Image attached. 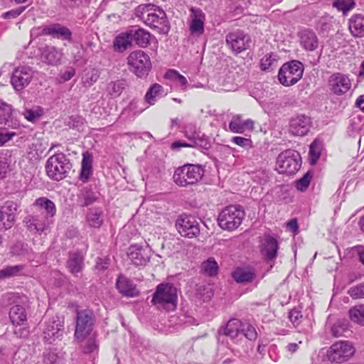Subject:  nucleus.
Listing matches in <instances>:
<instances>
[{
	"label": "nucleus",
	"instance_id": "774afa93",
	"mask_svg": "<svg viewBox=\"0 0 364 364\" xmlns=\"http://www.w3.org/2000/svg\"><path fill=\"white\" fill-rule=\"evenodd\" d=\"M287 228L293 232L298 231V224L296 220H291L287 223Z\"/></svg>",
	"mask_w": 364,
	"mask_h": 364
},
{
	"label": "nucleus",
	"instance_id": "69168bd1",
	"mask_svg": "<svg viewBox=\"0 0 364 364\" xmlns=\"http://www.w3.org/2000/svg\"><path fill=\"white\" fill-rule=\"evenodd\" d=\"M302 317L300 311L293 309L289 312V318L292 323H298L299 320Z\"/></svg>",
	"mask_w": 364,
	"mask_h": 364
},
{
	"label": "nucleus",
	"instance_id": "f704fd0d",
	"mask_svg": "<svg viewBox=\"0 0 364 364\" xmlns=\"http://www.w3.org/2000/svg\"><path fill=\"white\" fill-rule=\"evenodd\" d=\"M84 257L80 252H73L70 254L67 262V266L70 272L75 274L80 272L83 268Z\"/></svg>",
	"mask_w": 364,
	"mask_h": 364
},
{
	"label": "nucleus",
	"instance_id": "4be33fe9",
	"mask_svg": "<svg viewBox=\"0 0 364 364\" xmlns=\"http://www.w3.org/2000/svg\"><path fill=\"white\" fill-rule=\"evenodd\" d=\"M191 32L197 35L203 34L204 33V22L205 20V14L201 9L196 8H191Z\"/></svg>",
	"mask_w": 364,
	"mask_h": 364
},
{
	"label": "nucleus",
	"instance_id": "412c9836",
	"mask_svg": "<svg viewBox=\"0 0 364 364\" xmlns=\"http://www.w3.org/2000/svg\"><path fill=\"white\" fill-rule=\"evenodd\" d=\"M0 124L10 127L13 129H19L20 123L14 117L11 107L0 100Z\"/></svg>",
	"mask_w": 364,
	"mask_h": 364
},
{
	"label": "nucleus",
	"instance_id": "0eeeda50",
	"mask_svg": "<svg viewBox=\"0 0 364 364\" xmlns=\"http://www.w3.org/2000/svg\"><path fill=\"white\" fill-rule=\"evenodd\" d=\"M301 159L298 151L287 149L279 154L276 168L279 173L293 175L300 168Z\"/></svg>",
	"mask_w": 364,
	"mask_h": 364
},
{
	"label": "nucleus",
	"instance_id": "13d9d810",
	"mask_svg": "<svg viewBox=\"0 0 364 364\" xmlns=\"http://www.w3.org/2000/svg\"><path fill=\"white\" fill-rule=\"evenodd\" d=\"M82 348L85 353H92L97 350L98 346L95 338H90L85 342Z\"/></svg>",
	"mask_w": 364,
	"mask_h": 364
},
{
	"label": "nucleus",
	"instance_id": "a18cd8bd",
	"mask_svg": "<svg viewBox=\"0 0 364 364\" xmlns=\"http://www.w3.org/2000/svg\"><path fill=\"white\" fill-rule=\"evenodd\" d=\"M183 134L185 137L191 141L196 142L200 139V132L198 131L196 125L193 123L187 124L184 127Z\"/></svg>",
	"mask_w": 364,
	"mask_h": 364
},
{
	"label": "nucleus",
	"instance_id": "2eb2a0df",
	"mask_svg": "<svg viewBox=\"0 0 364 364\" xmlns=\"http://www.w3.org/2000/svg\"><path fill=\"white\" fill-rule=\"evenodd\" d=\"M32 77L33 72L29 67H18L14 70L11 82L16 90L20 91L28 85Z\"/></svg>",
	"mask_w": 364,
	"mask_h": 364
},
{
	"label": "nucleus",
	"instance_id": "ea45409f",
	"mask_svg": "<svg viewBox=\"0 0 364 364\" xmlns=\"http://www.w3.org/2000/svg\"><path fill=\"white\" fill-rule=\"evenodd\" d=\"M125 86L126 83L124 80L112 81L107 85L106 91L111 98H116L121 95Z\"/></svg>",
	"mask_w": 364,
	"mask_h": 364
},
{
	"label": "nucleus",
	"instance_id": "ddd939ff",
	"mask_svg": "<svg viewBox=\"0 0 364 364\" xmlns=\"http://www.w3.org/2000/svg\"><path fill=\"white\" fill-rule=\"evenodd\" d=\"M176 227L180 235L185 237H196L200 232L199 223L191 215L180 216L176 220Z\"/></svg>",
	"mask_w": 364,
	"mask_h": 364
},
{
	"label": "nucleus",
	"instance_id": "6e6552de",
	"mask_svg": "<svg viewBox=\"0 0 364 364\" xmlns=\"http://www.w3.org/2000/svg\"><path fill=\"white\" fill-rule=\"evenodd\" d=\"M46 169L51 179L60 181L65 178L70 169L69 159L63 153L54 154L47 160Z\"/></svg>",
	"mask_w": 364,
	"mask_h": 364
},
{
	"label": "nucleus",
	"instance_id": "4d7b16f0",
	"mask_svg": "<svg viewBox=\"0 0 364 364\" xmlns=\"http://www.w3.org/2000/svg\"><path fill=\"white\" fill-rule=\"evenodd\" d=\"M346 329V325L344 323L338 321L333 325L331 328V331L334 337H340L343 335V333Z\"/></svg>",
	"mask_w": 364,
	"mask_h": 364
},
{
	"label": "nucleus",
	"instance_id": "b1692460",
	"mask_svg": "<svg viewBox=\"0 0 364 364\" xmlns=\"http://www.w3.org/2000/svg\"><path fill=\"white\" fill-rule=\"evenodd\" d=\"M253 128L254 122L250 119L242 120L240 114L234 115L229 123V129L232 133L242 134Z\"/></svg>",
	"mask_w": 364,
	"mask_h": 364
},
{
	"label": "nucleus",
	"instance_id": "37998d69",
	"mask_svg": "<svg viewBox=\"0 0 364 364\" xmlns=\"http://www.w3.org/2000/svg\"><path fill=\"white\" fill-rule=\"evenodd\" d=\"M24 266L21 264L7 266L0 269V279H5L12 277H16L21 274Z\"/></svg>",
	"mask_w": 364,
	"mask_h": 364
},
{
	"label": "nucleus",
	"instance_id": "6ab92c4d",
	"mask_svg": "<svg viewBox=\"0 0 364 364\" xmlns=\"http://www.w3.org/2000/svg\"><path fill=\"white\" fill-rule=\"evenodd\" d=\"M24 223L30 232L42 233L48 228L52 220L41 215H28Z\"/></svg>",
	"mask_w": 364,
	"mask_h": 364
},
{
	"label": "nucleus",
	"instance_id": "bf43d9fd",
	"mask_svg": "<svg viewBox=\"0 0 364 364\" xmlns=\"http://www.w3.org/2000/svg\"><path fill=\"white\" fill-rule=\"evenodd\" d=\"M26 9L25 6L18 7L15 9L10 10L3 14L2 16L5 19L15 18L21 15Z\"/></svg>",
	"mask_w": 364,
	"mask_h": 364
},
{
	"label": "nucleus",
	"instance_id": "864d4df0",
	"mask_svg": "<svg viewBox=\"0 0 364 364\" xmlns=\"http://www.w3.org/2000/svg\"><path fill=\"white\" fill-rule=\"evenodd\" d=\"M311 178L310 173H306L302 178L296 181V188L301 191H305L309 186Z\"/></svg>",
	"mask_w": 364,
	"mask_h": 364
},
{
	"label": "nucleus",
	"instance_id": "09e8293b",
	"mask_svg": "<svg viewBox=\"0 0 364 364\" xmlns=\"http://www.w3.org/2000/svg\"><path fill=\"white\" fill-rule=\"evenodd\" d=\"M321 148L322 147L321 143L316 140L314 141L310 145L309 155L311 164H316L319 159L321 152Z\"/></svg>",
	"mask_w": 364,
	"mask_h": 364
},
{
	"label": "nucleus",
	"instance_id": "1a4fd4ad",
	"mask_svg": "<svg viewBox=\"0 0 364 364\" xmlns=\"http://www.w3.org/2000/svg\"><path fill=\"white\" fill-rule=\"evenodd\" d=\"M304 73V65L298 60H292L284 63L279 69L278 79L284 86H291L296 84Z\"/></svg>",
	"mask_w": 364,
	"mask_h": 364
},
{
	"label": "nucleus",
	"instance_id": "f03ea898",
	"mask_svg": "<svg viewBox=\"0 0 364 364\" xmlns=\"http://www.w3.org/2000/svg\"><path fill=\"white\" fill-rule=\"evenodd\" d=\"M223 332L234 343L242 347L246 343L245 339L253 341L257 338V332L252 325L237 318L229 320L223 328Z\"/></svg>",
	"mask_w": 364,
	"mask_h": 364
},
{
	"label": "nucleus",
	"instance_id": "680f3d73",
	"mask_svg": "<svg viewBox=\"0 0 364 364\" xmlns=\"http://www.w3.org/2000/svg\"><path fill=\"white\" fill-rule=\"evenodd\" d=\"M231 141L234 144L241 147H246L250 146L251 144L250 139L242 136H234L232 138Z\"/></svg>",
	"mask_w": 364,
	"mask_h": 364
},
{
	"label": "nucleus",
	"instance_id": "dca6fc26",
	"mask_svg": "<svg viewBox=\"0 0 364 364\" xmlns=\"http://www.w3.org/2000/svg\"><path fill=\"white\" fill-rule=\"evenodd\" d=\"M17 205L13 201H6L0 208V230L11 228L14 223Z\"/></svg>",
	"mask_w": 364,
	"mask_h": 364
},
{
	"label": "nucleus",
	"instance_id": "49530a36",
	"mask_svg": "<svg viewBox=\"0 0 364 364\" xmlns=\"http://www.w3.org/2000/svg\"><path fill=\"white\" fill-rule=\"evenodd\" d=\"M202 270L208 276H215L218 273V266L213 258H209L202 264Z\"/></svg>",
	"mask_w": 364,
	"mask_h": 364
},
{
	"label": "nucleus",
	"instance_id": "f8f14e48",
	"mask_svg": "<svg viewBox=\"0 0 364 364\" xmlns=\"http://www.w3.org/2000/svg\"><path fill=\"white\" fill-rule=\"evenodd\" d=\"M228 48L235 53L238 54L250 47L251 38L244 31L237 30L227 34L225 38Z\"/></svg>",
	"mask_w": 364,
	"mask_h": 364
},
{
	"label": "nucleus",
	"instance_id": "a211bd4d",
	"mask_svg": "<svg viewBox=\"0 0 364 364\" xmlns=\"http://www.w3.org/2000/svg\"><path fill=\"white\" fill-rule=\"evenodd\" d=\"M311 119L304 114L297 115L292 118L289 124V132L294 136L306 135L311 127Z\"/></svg>",
	"mask_w": 364,
	"mask_h": 364
},
{
	"label": "nucleus",
	"instance_id": "72a5a7b5",
	"mask_svg": "<svg viewBox=\"0 0 364 364\" xmlns=\"http://www.w3.org/2000/svg\"><path fill=\"white\" fill-rule=\"evenodd\" d=\"M132 41L141 48H146L151 41V34L146 30L139 28L136 30H131Z\"/></svg>",
	"mask_w": 364,
	"mask_h": 364
},
{
	"label": "nucleus",
	"instance_id": "0e129e2a",
	"mask_svg": "<svg viewBox=\"0 0 364 364\" xmlns=\"http://www.w3.org/2000/svg\"><path fill=\"white\" fill-rule=\"evenodd\" d=\"M109 259L107 258H98L96 262L95 268L97 270H104L108 267Z\"/></svg>",
	"mask_w": 364,
	"mask_h": 364
},
{
	"label": "nucleus",
	"instance_id": "7c9ffc66",
	"mask_svg": "<svg viewBox=\"0 0 364 364\" xmlns=\"http://www.w3.org/2000/svg\"><path fill=\"white\" fill-rule=\"evenodd\" d=\"M129 259L136 266H143L149 261L146 250L137 246H131L127 253Z\"/></svg>",
	"mask_w": 364,
	"mask_h": 364
},
{
	"label": "nucleus",
	"instance_id": "423d86ee",
	"mask_svg": "<svg viewBox=\"0 0 364 364\" xmlns=\"http://www.w3.org/2000/svg\"><path fill=\"white\" fill-rule=\"evenodd\" d=\"M152 302L159 309L174 310L177 304L176 289L169 284H159L154 294Z\"/></svg>",
	"mask_w": 364,
	"mask_h": 364
},
{
	"label": "nucleus",
	"instance_id": "c85d7f7f",
	"mask_svg": "<svg viewBox=\"0 0 364 364\" xmlns=\"http://www.w3.org/2000/svg\"><path fill=\"white\" fill-rule=\"evenodd\" d=\"M232 276L237 283L246 284L254 280L255 272L250 267H237L232 272Z\"/></svg>",
	"mask_w": 364,
	"mask_h": 364
},
{
	"label": "nucleus",
	"instance_id": "9d476101",
	"mask_svg": "<svg viewBox=\"0 0 364 364\" xmlns=\"http://www.w3.org/2000/svg\"><path fill=\"white\" fill-rule=\"evenodd\" d=\"M355 348L348 341H341L332 344L327 351L328 360L342 363L348 360L354 354Z\"/></svg>",
	"mask_w": 364,
	"mask_h": 364
},
{
	"label": "nucleus",
	"instance_id": "20e7f679",
	"mask_svg": "<svg viewBox=\"0 0 364 364\" xmlns=\"http://www.w3.org/2000/svg\"><path fill=\"white\" fill-rule=\"evenodd\" d=\"M245 213L240 205H230L225 208L218 217V225L223 230L233 231L241 225Z\"/></svg>",
	"mask_w": 364,
	"mask_h": 364
},
{
	"label": "nucleus",
	"instance_id": "39448f33",
	"mask_svg": "<svg viewBox=\"0 0 364 364\" xmlns=\"http://www.w3.org/2000/svg\"><path fill=\"white\" fill-rule=\"evenodd\" d=\"M127 65L129 71L138 77L147 76L152 67L149 55L141 50L131 52L127 57Z\"/></svg>",
	"mask_w": 364,
	"mask_h": 364
},
{
	"label": "nucleus",
	"instance_id": "58836bf2",
	"mask_svg": "<svg viewBox=\"0 0 364 364\" xmlns=\"http://www.w3.org/2000/svg\"><path fill=\"white\" fill-rule=\"evenodd\" d=\"M97 199V193L92 190L85 188L78 195L77 202L81 206H88L95 203Z\"/></svg>",
	"mask_w": 364,
	"mask_h": 364
},
{
	"label": "nucleus",
	"instance_id": "2f4dec72",
	"mask_svg": "<svg viewBox=\"0 0 364 364\" xmlns=\"http://www.w3.org/2000/svg\"><path fill=\"white\" fill-rule=\"evenodd\" d=\"M300 43L302 47L309 51L316 50L318 46V41L314 32L304 30L301 33Z\"/></svg>",
	"mask_w": 364,
	"mask_h": 364
},
{
	"label": "nucleus",
	"instance_id": "c756f323",
	"mask_svg": "<svg viewBox=\"0 0 364 364\" xmlns=\"http://www.w3.org/2000/svg\"><path fill=\"white\" fill-rule=\"evenodd\" d=\"M34 205L37 207L41 215L50 220L55 215V205L52 200L47 198L42 197L36 199Z\"/></svg>",
	"mask_w": 364,
	"mask_h": 364
},
{
	"label": "nucleus",
	"instance_id": "5701e85b",
	"mask_svg": "<svg viewBox=\"0 0 364 364\" xmlns=\"http://www.w3.org/2000/svg\"><path fill=\"white\" fill-rule=\"evenodd\" d=\"M43 33L61 40L70 41L72 38L71 31L60 23H53L45 27Z\"/></svg>",
	"mask_w": 364,
	"mask_h": 364
},
{
	"label": "nucleus",
	"instance_id": "f3484780",
	"mask_svg": "<svg viewBox=\"0 0 364 364\" xmlns=\"http://www.w3.org/2000/svg\"><path fill=\"white\" fill-rule=\"evenodd\" d=\"M330 89L337 95L346 93L351 87V82L348 77L341 73L333 74L328 80Z\"/></svg>",
	"mask_w": 364,
	"mask_h": 364
},
{
	"label": "nucleus",
	"instance_id": "aec40b11",
	"mask_svg": "<svg viewBox=\"0 0 364 364\" xmlns=\"http://www.w3.org/2000/svg\"><path fill=\"white\" fill-rule=\"evenodd\" d=\"M279 244L277 240L270 236L266 235L262 241L260 251L267 261H273L277 256Z\"/></svg>",
	"mask_w": 364,
	"mask_h": 364
},
{
	"label": "nucleus",
	"instance_id": "5fc2aeb1",
	"mask_svg": "<svg viewBox=\"0 0 364 364\" xmlns=\"http://www.w3.org/2000/svg\"><path fill=\"white\" fill-rule=\"evenodd\" d=\"M99 77V71L96 69H92L82 78L83 82L89 85H92L98 80Z\"/></svg>",
	"mask_w": 364,
	"mask_h": 364
},
{
	"label": "nucleus",
	"instance_id": "603ef678",
	"mask_svg": "<svg viewBox=\"0 0 364 364\" xmlns=\"http://www.w3.org/2000/svg\"><path fill=\"white\" fill-rule=\"evenodd\" d=\"M348 294L355 299L364 298V282L350 288Z\"/></svg>",
	"mask_w": 364,
	"mask_h": 364
},
{
	"label": "nucleus",
	"instance_id": "4c0bfd02",
	"mask_svg": "<svg viewBox=\"0 0 364 364\" xmlns=\"http://www.w3.org/2000/svg\"><path fill=\"white\" fill-rule=\"evenodd\" d=\"M165 95L163 87L158 83H155L148 90L144 99L148 104L154 105L158 98L162 97Z\"/></svg>",
	"mask_w": 364,
	"mask_h": 364
},
{
	"label": "nucleus",
	"instance_id": "c9c22d12",
	"mask_svg": "<svg viewBox=\"0 0 364 364\" xmlns=\"http://www.w3.org/2000/svg\"><path fill=\"white\" fill-rule=\"evenodd\" d=\"M86 219L90 227L100 228L104 221L103 211L100 208L90 209Z\"/></svg>",
	"mask_w": 364,
	"mask_h": 364
},
{
	"label": "nucleus",
	"instance_id": "3c124183",
	"mask_svg": "<svg viewBox=\"0 0 364 364\" xmlns=\"http://www.w3.org/2000/svg\"><path fill=\"white\" fill-rule=\"evenodd\" d=\"M43 361L45 364H62L63 359L54 351L45 353Z\"/></svg>",
	"mask_w": 364,
	"mask_h": 364
},
{
	"label": "nucleus",
	"instance_id": "bb28decb",
	"mask_svg": "<svg viewBox=\"0 0 364 364\" xmlns=\"http://www.w3.org/2000/svg\"><path fill=\"white\" fill-rule=\"evenodd\" d=\"M132 31L122 32L118 34L113 41V49L119 53H122L132 45Z\"/></svg>",
	"mask_w": 364,
	"mask_h": 364
},
{
	"label": "nucleus",
	"instance_id": "e433bc0d",
	"mask_svg": "<svg viewBox=\"0 0 364 364\" xmlns=\"http://www.w3.org/2000/svg\"><path fill=\"white\" fill-rule=\"evenodd\" d=\"M9 318L14 325H22L26 321L25 309L20 305L13 306L9 311Z\"/></svg>",
	"mask_w": 364,
	"mask_h": 364
},
{
	"label": "nucleus",
	"instance_id": "a19ab883",
	"mask_svg": "<svg viewBox=\"0 0 364 364\" xmlns=\"http://www.w3.org/2000/svg\"><path fill=\"white\" fill-rule=\"evenodd\" d=\"M19 129H13L3 125L0 127V146L11 141L14 136L19 134Z\"/></svg>",
	"mask_w": 364,
	"mask_h": 364
},
{
	"label": "nucleus",
	"instance_id": "79ce46f5",
	"mask_svg": "<svg viewBox=\"0 0 364 364\" xmlns=\"http://www.w3.org/2000/svg\"><path fill=\"white\" fill-rule=\"evenodd\" d=\"M348 314L353 322L364 326V304L351 307L349 309Z\"/></svg>",
	"mask_w": 364,
	"mask_h": 364
},
{
	"label": "nucleus",
	"instance_id": "cd10ccee",
	"mask_svg": "<svg viewBox=\"0 0 364 364\" xmlns=\"http://www.w3.org/2000/svg\"><path fill=\"white\" fill-rule=\"evenodd\" d=\"M63 53L60 49L54 46H47L42 52V60L50 65H57L60 63Z\"/></svg>",
	"mask_w": 364,
	"mask_h": 364
},
{
	"label": "nucleus",
	"instance_id": "a878e982",
	"mask_svg": "<svg viewBox=\"0 0 364 364\" xmlns=\"http://www.w3.org/2000/svg\"><path fill=\"white\" fill-rule=\"evenodd\" d=\"M116 287L124 296L134 297L139 294L136 286L128 278L119 275L117 279Z\"/></svg>",
	"mask_w": 364,
	"mask_h": 364
},
{
	"label": "nucleus",
	"instance_id": "7ed1b4c3",
	"mask_svg": "<svg viewBox=\"0 0 364 364\" xmlns=\"http://www.w3.org/2000/svg\"><path fill=\"white\" fill-rule=\"evenodd\" d=\"M204 175V170L200 165L186 164L178 168L173 173V181L181 187L198 183Z\"/></svg>",
	"mask_w": 364,
	"mask_h": 364
},
{
	"label": "nucleus",
	"instance_id": "052dcab7",
	"mask_svg": "<svg viewBox=\"0 0 364 364\" xmlns=\"http://www.w3.org/2000/svg\"><path fill=\"white\" fill-rule=\"evenodd\" d=\"M274 60L275 59L272 58V55H266L261 60L262 69L264 70H268Z\"/></svg>",
	"mask_w": 364,
	"mask_h": 364
},
{
	"label": "nucleus",
	"instance_id": "de8ad7c7",
	"mask_svg": "<svg viewBox=\"0 0 364 364\" xmlns=\"http://www.w3.org/2000/svg\"><path fill=\"white\" fill-rule=\"evenodd\" d=\"M355 6V3L353 0H335L333 3V6L339 11H342L343 14H346Z\"/></svg>",
	"mask_w": 364,
	"mask_h": 364
},
{
	"label": "nucleus",
	"instance_id": "393cba45",
	"mask_svg": "<svg viewBox=\"0 0 364 364\" xmlns=\"http://www.w3.org/2000/svg\"><path fill=\"white\" fill-rule=\"evenodd\" d=\"M348 30L355 38L364 37V15L355 14L351 16L348 22Z\"/></svg>",
	"mask_w": 364,
	"mask_h": 364
},
{
	"label": "nucleus",
	"instance_id": "338daca9",
	"mask_svg": "<svg viewBox=\"0 0 364 364\" xmlns=\"http://www.w3.org/2000/svg\"><path fill=\"white\" fill-rule=\"evenodd\" d=\"M75 74V70L74 68H70L66 70L63 75V79L64 81H68L70 80Z\"/></svg>",
	"mask_w": 364,
	"mask_h": 364
},
{
	"label": "nucleus",
	"instance_id": "6e6d98bb",
	"mask_svg": "<svg viewBox=\"0 0 364 364\" xmlns=\"http://www.w3.org/2000/svg\"><path fill=\"white\" fill-rule=\"evenodd\" d=\"M84 121L80 116H72L68 119L67 124L71 128L80 129L84 124Z\"/></svg>",
	"mask_w": 364,
	"mask_h": 364
},
{
	"label": "nucleus",
	"instance_id": "8fccbe9b",
	"mask_svg": "<svg viewBox=\"0 0 364 364\" xmlns=\"http://www.w3.org/2000/svg\"><path fill=\"white\" fill-rule=\"evenodd\" d=\"M166 75L168 78L179 84L181 87H186L188 81L186 78L176 70H169Z\"/></svg>",
	"mask_w": 364,
	"mask_h": 364
},
{
	"label": "nucleus",
	"instance_id": "f257e3e1",
	"mask_svg": "<svg viewBox=\"0 0 364 364\" xmlns=\"http://www.w3.org/2000/svg\"><path fill=\"white\" fill-rule=\"evenodd\" d=\"M135 16L147 26L159 33H168L170 26L166 14L160 7L152 4H140L134 11Z\"/></svg>",
	"mask_w": 364,
	"mask_h": 364
},
{
	"label": "nucleus",
	"instance_id": "9b49d317",
	"mask_svg": "<svg viewBox=\"0 0 364 364\" xmlns=\"http://www.w3.org/2000/svg\"><path fill=\"white\" fill-rule=\"evenodd\" d=\"M93 316L91 311L85 309L77 311L76 316V328L75 337L78 341H83L92 330Z\"/></svg>",
	"mask_w": 364,
	"mask_h": 364
},
{
	"label": "nucleus",
	"instance_id": "4468645a",
	"mask_svg": "<svg viewBox=\"0 0 364 364\" xmlns=\"http://www.w3.org/2000/svg\"><path fill=\"white\" fill-rule=\"evenodd\" d=\"M63 321L55 316L45 319L43 328V340L48 343H53L63 334Z\"/></svg>",
	"mask_w": 364,
	"mask_h": 364
},
{
	"label": "nucleus",
	"instance_id": "e2e57ef3",
	"mask_svg": "<svg viewBox=\"0 0 364 364\" xmlns=\"http://www.w3.org/2000/svg\"><path fill=\"white\" fill-rule=\"evenodd\" d=\"M196 142L191 141L190 143L183 142L181 141H176L171 144L172 149H179L181 147H195Z\"/></svg>",
	"mask_w": 364,
	"mask_h": 364
},
{
	"label": "nucleus",
	"instance_id": "c03bdc74",
	"mask_svg": "<svg viewBox=\"0 0 364 364\" xmlns=\"http://www.w3.org/2000/svg\"><path fill=\"white\" fill-rule=\"evenodd\" d=\"M44 113L43 109L40 106H33L31 108H26L23 112L25 119L28 122L37 121Z\"/></svg>",
	"mask_w": 364,
	"mask_h": 364
},
{
	"label": "nucleus",
	"instance_id": "473e14b6",
	"mask_svg": "<svg viewBox=\"0 0 364 364\" xmlns=\"http://www.w3.org/2000/svg\"><path fill=\"white\" fill-rule=\"evenodd\" d=\"M92 154L89 151L82 154V167L80 175V179L82 182L87 181L92 173Z\"/></svg>",
	"mask_w": 364,
	"mask_h": 364
}]
</instances>
